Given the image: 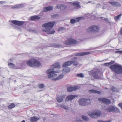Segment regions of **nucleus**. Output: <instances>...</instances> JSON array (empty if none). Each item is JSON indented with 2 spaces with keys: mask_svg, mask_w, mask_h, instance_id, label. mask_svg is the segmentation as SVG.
Instances as JSON below:
<instances>
[{
  "mask_svg": "<svg viewBox=\"0 0 122 122\" xmlns=\"http://www.w3.org/2000/svg\"><path fill=\"white\" fill-rule=\"evenodd\" d=\"M53 66L54 67V69H50L46 71V73L49 74L48 75V78H53V80L55 81L62 79L63 77V76L62 75H61L58 77H56L57 75L55 73H59L60 71H54V68H57L58 69L60 68V66L59 63H55L53 65Z\"/></svg>",
  "mask_w": 122,
  "mask_h": 122,
  "instance_id": "obj_1",
  "label": "nucleus"
},
{
  "mask_svg": "<svg viewBox=\"0 0 122 122\" xmlns=\"http://www.w3.org/2000/svg\"><path fill=\"white\" fill-rule=\"evenodd\" d=\"M55 24V22L53 21L44 24L42 25V26L45 27V28L42 29V31L47 33L48 34H53L55 33V31L54 30L52 29L53 28Z\"/></svg>",
  "mask_w": 122,
  "mask_h": 122,
  "instance_id": "obj_2",
  "label": "nucleus"
},
{
  "mask_svg": "<svg viewBox=\"0 0 122 122\" xmlns=\"http://www.w3.org/2000/svg\"><path fill=\"white\" fill-rule=\"evenodd\" d=\"M26 63L28 66L32 67H39L41 65L40 61L35 58H31L26 61Z\"/></svg>",
  "mask_w": 122,
  "mask_h": 122,
  "instance_id": "obj_3",
  "label": "nucleus"
},
{
  "mask_svg": "<svg viewBox=\"0 0 122 122\" xmlns=\"http://www.w3.org/2000/svg\"><path fill=\"white\" fill-rule=\"evenodd\" d=\"M110 68L117 74H122V66L121 65L118 64H113L110 66Z\"/></svg>",
  "mask_w": 122,
  "mask_h": 122,
  "instance_id": "obj_4",
  "label": "nucleus"
},
{
  "mask_svg": "<svg viewBox=\"0 0 122 122\" xmlns=\"http://www.w3.org/2000/svg\"><path fill=\"white\" fill-rule=\"evenodd\" d=\"M101 113V111L99 110H95L93 112H89L88 115L92 117L97 118L100 116Z\"/></svg>",
  "mask_w": 122,
  "mask_h": 122,
  "instance_id": "obj_5",
  "label": "nucleus"
},
{
  "mask_svg": "<svg viewBox=\"0 0 122 122\" xmlns=\"http://www.w3.org/2000/svg\"><path fill=\"white\" fill-rule=\"evenodd\" d=\"M99 28L97 26L93 25L89 27L87 30V31L88 33L95 32L98 31Z\"/></svg>",
  "mask_w": 122,
  "mask_h": 122,
  "instance_id": "obj_6",
  "label": "nucleus"
},
{
  "mask_svg": "<svg viewBox=\"0 0 122 122\" xmlns=\"http://www.w3.org/2000/svg\"><path fill=\"white\" fill-rule=\"evenodd\" d=\"M90 73H89L90 75H92L95 78L97 79H98L99 78V76L100 71H90Z\"/></svg>",
  "mask_w": 122,
  "mask_h": 122,
  "instance_id": "obj_7",
  "label": "nucleus"
},
{
  "mask_svg": "<svg viewBox=\"0 0 122 122\" xmlns=\"http://www.w3.org/2000/svg\"><path fill=\"white\" fill-rule=\"evenodd\" d=\"M77 42V41L75 40L72 39H69L67 41L64 42V43L67 45H71L76 44Z\"/></svg>",
  "mask_w": 122,
  "mask_h": 122,
  "instance_id": "obj_8",
  "label": "nucleus"
},
{
  "mask_svg": "<svg viewBox=\"0 0 122 122\" xmlns=\"http://www.w3.org/2000/svg\"><path fill=\"white\" fill-rule=\"evenodd\" d=\"M98 100L107 105L110 104L111 102L110 100L104 98H99L98 99Z\"/></svg>",
  "mask_w": 122,
  "mask_h": 122,
  "instance_id": "obj_9",
  "label": "nucleus"
},
{
  "mask_svg": "<svg viewBox=\"0 0 122 122\" xmlns=\"http://www.w3.org/2000/svg\"><path fill=\"white\" fill-rule=\"evenodd\" d=\"M11 22L13 24L18 26L22 25L24 23L23 21L16 20H12Z\"/></svg>",
  "mask_w": 122,
  "mask_h": 122,
  "instance_id": "obj_10",
  "label": "nucleus"
},
{
  "mask_svg": "<svg viewBox=\"0 0 122 122\" xmlns=\"http://www.w3.org/2000/svg\"><path fill=\"white\" fill-rule=\"evenodd\" d=\"M79 86H74L73 87L71 86L68 87L67 88L68 92H71L73 91H76L79 88Z\"/></svg>",
  "mask_w": 122,
  "mask_h": 122,
  "instance_id": "obj_11",
  "label": "nucleus"
},
{
  "mask_svg": "<svg viewBox=\"0 0 122 122\" xmlns=\"http://www.w3.org/2000/svg\"><path fill=\"white\" fill-rule=\"evenodd\" d=\"M74 60L71 61V64H73V66H76L79 65V64L77 60V58L74 57L73 59Z\"/></svg>",
  "mask_w": 122,
  "mask_h": 122,
  "instance_id": "obj_12",
  "label": "nucleus"
},
{
  "mask_svg": "<svg viewBox=\"0 0 122 122\" xmlns=\"http://www.w3.org/2000/svg\"><path fill=\"white\" fill-rule=\"evenodd\" d=\"M90 53L91 52H80L76 54L75 56H81L86 55Z\"/></svg>",
  "mask_w": 122,
  "mask_h": 122,
  "instance_id": "obj_13",
  "label": "nucleus"
},
{
  "mask_svg": "<svg viewBox=\"0 0 122 122\" xmlns=\"http://www.w3.org/2000/svg\"><path fill=\"white\" fill-rule=\"evenodd\" d=\"M77 96L73 95H71L67 96L66 97V101H69L71 100L76 97H77Z\"/></svg>",
  "mask_w": 122,
  "mask_h": 122,
  "instance_id": "obj_14",
  "label": "nucleus"
},
{
  "mask_svg": "<svg viewBox=\"0 0 122 122\" xmlns=\"http://www.w3.org/2000/svg\"><path fill=\"white\" fill-rule=\"evenodd\" d=\"M53 9V7L51 6L45 7L43 9V11L44 12H46L48 11H51Z\"/></svg>",
  "mask_w": 122,
  "mask_h": 122,
  "instance_id": "obj_15",
  "label": "nucleus"
},
{
  "mask_svg": "<svg viewBox=\"0 0 122 122\" xmlns=\"http://www.w3.org/2000/svg\"><path fill=\"white\" fill-rule=\"evenodd\" d=\"M79 2H74L72 3L71 5L73 6L74 8L78 9L80 7V6L79 5Z\"/></svg>",
  "mask_w": 122,
  "mask_h": 122,
  "instance_id": "obj_16",
  "label": "nucleus"
},
{
  "mask_svg": "<svg viewBox=\"0 0 122 122\" xmlns=\"http://www.w3.org/2000/svg\"><path fill=\"white\" fill-rule=\"evenodd\" d=\"M56 8L60 9L63 10H65V9L67 8V6L65 5H58L56 6Z\"/></svg>",
  "mask_w": 122,
  "mask_h": 122,
  "instance_id": "obj_17",
  "label": "nucleus"
},
{
  "mask_svg": "<svg viewBox=\"0 0 122 122\" xmlns=\"http://www.w3.org/2000/svg\"><path fill=\"white\" fill-rule=\"evenodd\" d=\"M40 118L39 117L36 116L32 117H31L30 119V122H34L37 121L39 120Z\"/></svg>",
  "mask_w": 122,
  "mask_h": 122,
  "instance_id": "obj_18",
  "label": "nucleus"
},
{
  "mask_svg": "<svg viewBox=\"0 0 122 122\" xmlns=\"http://www.w3.org/2000/svg\"><path fill=\"white\" fill-rule=\"evenodd\" d=\"M109 3L113 6L118 7L121 6V5L119 2L116 1L109 2Z\"/></svg>",
  "mask_w": 122,
  "mask_h": 122,
  "instance_id": "obj_19",
  "label": "nucleus"
},
{
  "mask_svg": "<svg viewBox=\"0 0 122 122\" xmlns=\"http://www.w3.org/2000/svg\"><path fill=\"white\" fill-rule=\"evenodd\" d=\"M79 104L81 106H86L85 99L84 98H81L80 99L79 101Z\"/></svg>",
  "mask_w": 122,
  "mask_h": 122,
  "instance_id": "obj_20",
  "label": "nucleus"
},
{
  "mask_svg": "<svg viewBox=\"0 0 122 122\" xmlns=\"http://www.w3.org/2000/svg\"><path fill=\"white\" fill-rule=\"evenodd\" d=\"M65 96H58L56 98L57 102L59 103L62 102L63 101V98L65 97Z\"/></svg>",
  "mask_w": 122,
  "mask_h": 122,
  "instance_id": "obj_21",
  "label": "nucleus"
},
{
  "mask_svg": "<svg viewBox=\"0 0 122 122\" xmlns=\"http://www.w3.org/2000/svg\"><path fill=\"white\" fill-rule=\"evenodd\" d=\"M88 92L90 93H94L95 94H100L101 92L100 91L96 90H89Z\"/></svg>",
  "mask_w": 122,
  "mask_h": 122,
  "instance_id": "obj_22",
  "label": "nucleus"
},
{
  "mask_svg": "<svg viewBox=\"0 0 122 122\" xmlns=\"http://www.w3.org/2000/svg\"><path fill=\"white\" fill-rule=\"evenodd\" d=\"M71 65V61H68L64 63L63 65L64 67L69 66Z\"/></svg>",
  "mask_w": 122,
  "mask_h": 122,
  "instance_id": "obj_23",
  "label": "nucleus"
},
{
  "mask_svg": "<svg viewBox=\"0 0 122 122\" xmlns=\"http://www.w3.org/2000/svg\"><path fill=\"white\" fill-rule=\"evenodd\" d=\"M40 18V17L37 15L33 16L30 17V19L32 20H38Z\"/></svg>",
  "mask_w": 122,
  "mask_h": 122,
  "instance_id": "obj_24",
  "label": "nucleus"
},
{
  "mask_svg": "<svg viewBox=\"0 0 122 122\" xmlns=\"http://www.w3.org/2000/svg\"><path fill=\"white\" fill-rule=\"evenodd\" d=\"M114 106H110L106 110V111L109 112H113V109H114Z\"/></svg>",
  "mask_w": 122,
  "mask_h": 122,
  "instance_id": "obj_25",
  "label": "nucleus"
},
{
  "mask_svg": "<svg viewBox=\"0 0 122 122\" xmlns=\"http://www.w3.org/2000/svg\"><path fill=\"white\" fill-rule=\"evenodd\" d=\"M85 102L86 106L87 105L90 104L91 102V101L89 99H85Z\"/></svg>",
  "mask_w": 122,
  "mask_h": 122,
  "instance_id": "obj_26",
  "label": "nucleus"
},
{
  "mask_svg": "<svg viewBox=\"0 0 122 122\" xmlns=\"http://www.w3.org/2000/svg\"><path fill=\"white\" fill-rule=\"evenodd\" d=\"M63 71L64 72H66V73H68L70 72V69L68 67H65L64 68Z\"/></svg>",
  "mask_w": 122,
  "mask_h": 122,
  "instance_id": "obj_27",
  "label": "nucleus"
},
{
  "mask_svg": "<svg viewBox=\"0 0 122 122\" xmlns=\"http://www.w3.org/2000/svg\"><path fill=\"white\" fill-rule=\"evenodd\" d=\"M15 106V105L14 103H12L10 105H9L8 107V108L10 109H11L14 107Z\"/></svg>",
  "mask_w": 122,
  "mask_h": 122,
  "instance_id": "obj_28",
  "label": "nucleus"
},
{
  "mask_svg": "<svg viewBox=\"0 0 122 122\" xmlns=\"http://www.w3.org/2000/svg\"><path fill=\"white\" fill-rule=\"evenodd\" d=\"M114 109H113V112L116 113L120 112V111L119 109L117 107L114 106Z\"/></svg>",
  "mask_w": 122,
  "mask_h": 122,
  "instance_id": "obj_29",
  "label": "nucleus"
},
{
  "mask_svg": "<svg viewBox=\"0 0 122 122\" xmlns=\"http://www.w3.org/2000/svg\"><path fill=\"white\" fill-rule=\"evenodd\" d=\"M121 14H120L115 16L114 18L115 19L116 21H118L119 19L121 17Z\"/></svg>",
  "mask_w": 122,
  "mask_h": 122,
  "instance_id": "obj_30",
  "label": "nucleus"
},
{
  "mask_svg": "<svg viewBox=\"0 0 122 122\" xmlns=\"http://www.w3.org/2000/svg\"><path fill=\"white\" fill-rule=\"evenodd\" d=\"M8 66L10 68H14L15 66V65L12 63H9Z\"/></svg>",
  "mask_w": 122,
  "mask_h": 122,
  "instance_id": "obj_31",
  "label": "nucleus"
},
{
  "mask_svg": "<svg viewBox=\"0 0 122 122\" xmlns=\"http://www.w3.org/2000/svg\"><path fill=\"white\" fill-rule=\"evenodd\" d=\"M81 118L82 119L85 121H87L89 120V118L87 117L84 116H82Z\"/></svg>",
  "mask_w": 122,
  "mask_h": 122,
  "instance_id": "obj_32",
  "label": "nucleus"
},
{
  "mask_svg": "<svg viewBox=\"0 0 122 122\" xmlns=\"http://www.w3.org/2000/svg\"><path fill=\"white\" fill-rule=\"evenodd\" d=\"M76 76L78 77H79L81 78H83L84 77V75L82 73L78 74Z\"/></svg>",
  "mask_w": 122,
  "mask_h": 122,
  "instance_id": "obj_33",
  "label": "nucleus"
},
{
  "mask_svg": "<svg viewBox=\"0 0 122 122\" xmlns=\"http://www.w3.org/2000/svg\"><path fill=\"white\" fill-rule=\"evenodd\" d=\"M59 16V15L57 14L53 15L51 16V18H57Z\"/></svg>",
  "mask_w": 122,
  "mask_h": 122,
  "instance_id": "obj_34",
  "label": "nucleus"
},
{
  "mask_svg": "<svg viewBox=\"0 0 122 122\" xmlns=\"http://www.w3.org/2000/svg\"><path fill=\"white\" fill-rule=\"evenodd\" d=\"M38 86L40 88H42L45 87V86L43 84H41L38 85Z\"/></svg>",
  "mask_w": 122,
  "mask_h": 122,
  "instance_id": "obj_35",
  "label": "nucleus"
},
{
  "mask_svg": "<svg viewBox=\"0 0 122 122\" xmlns=\"http://www.w3.org/2000/svg\"><path fill=\"white\" fill-rule=\"evenodd\" d=\"M61 107L62 108H63L65 109H68V107H66L65 105H60Z\"/></svg>",
  "mask_w": 122,
  "mask_h": 122,
  "instance_id": "obj_36",
  "label": "nucleus"
},
{
  "mask_svg": "<svg viewBox=\"0 0 122 122\" xmlns=\"http://www.w3.org/2000/svg\"><path fill=\"white\" fill-rule=\"evenodd\" d=\"M76 22V20L74 19H72L71 20L70 22L71 24H74Z\"/></svg>",
  "mask_w": 122,
  "mask_h": 122,
  "instance_id": "obj_37",
  "label": "nucleus"
},
{
  "mask_svg": "<svg viewBox=\"0 0 122 122\" xmlns=\"http://www.w3.org/2000/svg\"><path fill=\"white\" fill-rule=\"evenodd\" d=\"M65 30V28L63 27H60L59 28L58 31H63Z\"/></svg>",
  "mask_w": 122,
  "mask_h": 122,
  "instance_id": "obj_38",
  "label": "nucleus"
},
{
  "mask_svg": "<svg viewBox=\"0 0 122 122\" xmlns=\"http://www.w3.org/2000/svg\"><path fill=\"white\" fill-rule=\"evenodd\" d=\"M104 65L106 66H108L110 65V63L109 62L106 63H104Z\"/></svg>",
  "mask_w": 122,
  "mask_h": 122,
  "instance_id": "obj_39",
  "label": "nucleus"
},
{
  "mask_svg": "<svg viewBox=\"0 0 122 122\" xmlns=\"http://www.w3.org/2000/svg\"><path fill=\"white\" fill-rule=\"evenodd\" d=\"M111 120H110L109 121H104L102 120H101V121H98V122H111Z\"/></svg>",
  "mask_w": 122,
  "mask_h": 122,
  "instance_id": "obj_40",
  "label": "nucleus"
},
{
  "mask_svg": "<svg viewBox=\"0 0 122 122\" xmlns=\"http://www.w3.org/2000/svg\"><path fill=\"white\" fill-rule=\"evenodd\" d=\"M112 90L114 92H115L117 90V88L114 87H113L112 88Z\"/></svg>",
  "mask_w": 122,
  "mask_h": 122,
  "instance_id": "obj_41",
  "label": "nucleus"
},
{
  "mask_svg": "<svg viewBox=\"0 0 122 122\" xmlns=\"http://www.w3.org/2000/svg\"><path fill=\"white\" fill-rule=\"evenodd\" d=\"M118 105L119 106L121 109H122V103H120L118 104Z\"/></svg>",
  "mask_w": 122,
  "mask_h": 122,
  "instance_id": "obj_42",
  "label": "nucleus"
},
{
  "mask_svg": "<svg viewBox=\"0 0 122 122\" xmlns=\"http://www.w3.org/2000/svg\"><path fill=\"white\" fill-rule=\"evenodd\" d=\"M114 62V61H111V62H109V63H110V65H112L113 64Z\"/></svg>",
  "mask_w": 122,
  "mask_h": 122,
  "instance_id": "obj_43",
  "label": "nucleus"
},
{
  "mask_svg": "<svg viewBox=\"0 0 122 122\" xmlns=\"http://www.w3.org/2000/svg\"><path fill=\"white\" fill-rule=\"evenodd\" d=\"M81 18L80 17H78L76 18V19L78 21H79L81 19Z\"/></svg>",
  "mask_w": 122,
  "mask_h": 122,
  "instance_id": "obj_44",
  "label": "nucleus"
},
{
  "mask_svg": "<svg viewBox=\"0 0 122 122\" xmlns=\"http://www.w3.org/2000/svg\"><path fill=\"white\" fill-rule=\"evenodd\" d=\"M104 20L107 22H108L109 21L108 20V19L107 18H105L104 19Z\"/></svg>",
  "mask_w": 122,
  "mask_h": 122,
  "instance_id": "obj_45",
  "label": "nucleus"
},
{
  "mask_svg": "<svg viewBox=\"0 0 122 122\" xmlns=\"http://www.w3.org/2000/svg\"><path fill=\"white\" fill-rule=\"evenodd\" d=\"M120 33L121 35H122V27L120 30Z\"/></svg>",
  "mask_w": 122,
  "mask_h": 122,
  "instance_id": "obj_46",
  "label": "nucleus"
},
{
  "mask_svg": "<svg viewBox=\"0 0 122 122\" xmlns=\"http://www.w3.org/2000/svg\"><path fill=\"white\" fill-rule=\"evenodd\" d=\"M17 8V7L16 6H13L12 7V8L14 9H15Z\"/></svg>",
  "mask_w": 122,
  "mask_h": 122,
  "instance_id": "obj_47",
  "label": "nucleus"
},
{
  "mask_svg": "<svg viewBox=\"0 0 122 122\" xmlns=\"http://www.w3.org/2000/svg\"><path fill=\"white\" fill-rule=\"evenodd\" d=\"M76 120L77 121H81V120L80 119H77Z\"/></svg>",
  "mask_w": 122,
  "mask_h": 122,
  "instance_id": "obj_48",
  "label": "nucleus"
},
{
  "mask_svg": "<svg viewBox=\"0 0 122 122\" xmlns=\"http://www.w3.org/2000/svg\"><path fill=\"white\" fill-rule=\"evenodd\" d=\"M120 51H115V52L116 53H119Z\"/></svg>",
  "mask_w": 122,
  "mask_h": 122,
  "instance_id": "obj_49",
  "label": "nucleus"
},
{
  "mask_svg": "<svg viewBox=\"0 0 122 122\" xmlns=\"http://www.w3.org/2000/svg\"><path fill=\"white\" fill-rule=\"evenodd\" d=\"M119 53L121 54H122V51H120Z\"/></svg>",
  "mask_w": 122,
  "mask_h": 122,
  "instance_id": "obj_50",
  "label": "nucleus"
},
{
  "mask_svg": "<svg viewBox=\"0 0 122 122\" xmlns=\"http://www.w3.org/2000/svg\"><path fill=\"white\" fill-rule=\"evenodd\" d=\"M21 122H25V121L24 120H23Z\"/></svg>",
  "mask_w": 122,
  "mask_h": 122,
  "instance_id": "obj_51",
  "label": "nucleus"
}]
</instances>
